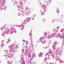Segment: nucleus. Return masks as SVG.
Returning <instances> with one entry per match:
<instances>
[{
    "mask_svg": "<svg viewBox=\"0 0 64 64\" xmlns=\"http://www.w3.org/2000/svg\"><path fill=\"white\" fill-rule=\"evenodd\" d=\"M13 46V45L12 44L11 45L8 46L9 50H6V54H7V57H11V58H12L14 54L11 52L12 51V50L13 52H15L14 50L15 48Z\"/></svg>",
    "mask_w": 64,
    "mask_h": 64,
    "instance_id": "nucleus-1",
    "label": "nucleus"
},
{
    "mask_svg": "<svg viewBox=\"0 0 64 64\" xmlns=\"http://www.w3.org/2000/svg\"><path fill=\"white\" fill-rule=\"evenodd\" d=\"M10 32L11 33H16V30H15V28H14L11 27L10 28V29H8V30H6L4 31L3 32L2 34V35L4 36V35L5 34H9V33Z\"/></svg>",
    "mask_w": 64,
    "mask_h": 64,
    "instance_id": "nucleus-2",
    "label": "nucleus"
},
{
    "mask_svg": "<svg viewBox=\"0 0 64 64\" xmlns=\"http://www.w3.org/2000/svg\"><path fill=\"white\" fill-rule=\"evenodd\" d=\"M31 19V17L27 18L25 21L21 25H17L16 26L19 27V28H21V29L22 30H23V29H24V25L26 24L25 22H26L28 23L29 21H30Z\"/></svg>",
    "mask_w": 64,
    "mask_h": 64,
    "instance_id": "nucleus-3",
    "label": "nucleus"
},
{
    "mask_svg": "<svg viewBox=\"0 0 64 64\" xmlns=\"http://www.w3.org/2000/svg\"><path fill=\"white\" fill-rule=\"evenodd\" d=\"M50 50H49V51L48 52H47L46 54L45 55L46 57H49L52 54H53L52 55V58L54 60L55 58V56L54 54H53L52 52V51L50 49Z\"/></svg>",
    "mask_w": 64,
    "mask_h": 64,
    "instance_id": "nucleus-4",
    "label": "nucleus"
},
{
    "mask_svg": "<svg viewBox=\"0 0 64 64\" xmlns=\"http://www.w3.org/2000/svg\"><path fill=\"white\" fill-rule=\"evenodd\" d=\"M60 32H63L62 34H60V33H58L57 34V36L60 37V38H62L64 37V29H62L61 30H60Z\"/></svg>",
    "mask_w": 64,
    "mask_h": 64,
    "instance_id": "nucleus-5",
    "label": "nucleus"
},
{
    "mask_svg": "<svg viewBox=\"0 0 64 64\" xmlns=\"http://www.w3.org/2000/svg\"><path fill=\"white\" fill-rule=\"evenodd\" d=\"M45 38V37H44H44H42L40 38L39 39L40 42H41L43 44H45L46 43V41L44 40Z\"/></svg>",
    "mask_w": 64,
    "mask_h": 64,
    "instance_id": "nucleus-6",
    "label": "nucleus"
},
{
    "mask_svg": "<svg viewBox=\"0 0 64 64\" xmlns=\"http://www.w3.org/2000/svg\"><path fill=\"white\" fill-rule=\"evenodd\" d=\"M28 54H29L28 55V57L29 58H30V59L32 60V59H33V58H34H34H35V57H36V56L35 55V54L34 53H32V56H31V55L29 53H28Z\"/></svg>",
    "mask_w": 64,
    "mask_h": 64,
    "instance_id": "nucleus-7",
    "label": "nucleus"
},
{
    "mask_svg": "<svg viewBox=\"0 0 64 64\" xmlns=\"http://www.w3.org/2000/svg\"><path fill=\"white\" fill-rule=\"evenodd\" d=\"M18 10L19 14L18 15V16H20V15H22V16H24L25 15V14H24V12H23L21 11L20 10H19V9Z\"/></svg>",
    "mask_w": 64,
    "mask_h": 64,
    "instance_id": "nucleus-8",
    "label": "nucleus"
},
{
    "mask_svg": "<svg viewBox=\"0 0 64 64\" xmlns=\"http://www.w3.org/2000/svg\"><path fill=\"white\" fill-rule=\"evenodd\" d=\"M56 34H50L48 37V39H50L52 37H53L55 36V35H56Z\"/></svg>",
    "mask_w": 64,
    "mask_h": 64,
    "instance_id": "nucleus-9",
    "label": "nucleus"
},
{
    "mask_svg": "<svg viewBox=\"0 0 64 64\" xmlns=\"http://www.w3.org/2000/svg\"><path fill=\"white\" fill-rule=\"evenodd\" d=\"M20 6H21V9L23 10V2H22V1L21 0H20Z\"/></svg>",
    "mask_w": 64,
    "mask_h": 64,
    "instance_id": "nucleus-10",
    "label": "nucleus"
},
{
    "mask_svg": "<svg viewBox=\"0 0 64 64\" xmlns=\"http://www.w3.org/2000/svg\"><path fill=\"white\" fill-rule=\"evenodd\" d=\"M1 1L2 2V3L1 4H0V8L1 10H2L3 8V7H2V5H3V3H5V0H1Z\"/></svg>",
    "mask_w": 64,
    "mask_h": 64,
    "instance_id": "nucleus-11",
    "label": "nucleus"
},
{
    "mask_svg": "<svg viewBox=\"0 0 64 64\" xmlns=\"http://www.w3.org/2000/svg\"><path fill=\"white\" fill-rule=\"evenodd\" d=\"M47 59H48V58H46L44 61L43 64H48L49 63V62L48 60H47Z\"/></svg>",
    "mask_w": 64,
    "mask_h": 64,
    "instance_id": "nucleus-12",
    "label": "nucleus"
},
{
    "mask_svg": "<svg viewBox=\"0 0 64 64\" xmlns=\"http://www.w3.org/2000/svg\"><path fill=\"white\" fill-rule=\"evenodd\" d=\"M54 45L52 46V48L53 49V50H55L56 49V44H57L56 42H54Z\"/></svg>",
    "mask_w": 64,
    "mask_h": 64,
    "instance_id": "nucleus-13",
    "label": "nucleus"
},
{
    "mask_svg": "<svg viewBox=\"0 0 64 64\" xmlns=\"http://www.w3.org/2000/svg\"><path fill=\"white\" fill-rule=\"evenodd\" d=\"M25 9L26 10H27V11L25 13L26 15H28L29 14V13L30 12V11H28V8H25Z\"/></svg>",
    "mask_w": 64,
    "mask_h": 64,
    "instance_id": "nucleus-14",
    "label": "nucleus"
},
{
    "mask_svg": "<svg viewBox=\"0 0 64 64\" xmlns=\"http://www.w3.org/2000/svg\"><path fill=\"white\" fill-rule=\"evenodd\" d=\"M21 60L20 61V62L21 63L20 64H25V62L24 60H23V59L21 58Z\"/></svg>",
    "mask_w": 64,
    "mask_h": 64,
    "instance_id": "nucleus-15",
    "label": "nucleus"
},
{
    "mask_svg": "<svg viewBox=\"0 0 64 64\" xmlns=\"http://www.w3.org/2000/svg\"><path fill=\"white\" fill-rule=\"evenodd\" d=\"M42 7L43 8L44 10V11H46V10H47V8L46 7V6H44V5H43L42 6Z\"/></svg>",
    "mask_w": 64,
    "mask_h": 64,
    "instance_id": "nucleus-16",
    "label": "nucleus"
},
{
    "mask_svg": "<svg viewBox=\"0 0 64 64\" xmlns=\"http://www.w3.org/2000/svg\"><path fill=\"white\" fill-rule=\"evenodd\" d=\"M56 60V61H60V62L61 63H63V62L61 61V59H59V58H58Z\"/></svg>",
    "mask_w": 64,
    "mask_h": 64,
    "instance_id": "nucleus-17",
    "label": "nucleus"
},
{
    "mask_svg": "<svg viewBox=\"0 0 64 64\" xmlns=\"http://www.w3.org/2000/svg\"><path fill=\"white\" fill-rule=\"evenodd\" d=\"M14 44L16 49H17V48H18V47L17 46H18V44L16 45V44H15V43Z\"/></svg>",
    "mask_w": 64,
    "mask_h": 64,
    "instance_id": "nucleus-18",
    "label": "nucleus"
},
{
    "mask_svg": "<svg viewBox=\"0 0 64 64\" xmlns=\"http://www.w3.org/2000/svg\"><path fill=\"white\" fill-rule=\"evenodd\" d=\"M47 33L46 32H44V37H45V38H46L47 37H46V36H47Z\"/></svg>",
    "mask_w": 64,
    "mask_h": 64,
    "instance_id": "nucleus-19",
    "label": "nucleus"
},
{
    "mask_svg": "<svg viewBox=\"0 0 64 64\" xmlns=\"http://www.w3.org/2000/svg\"><path fill=\"white\" fill-rule=\"evenodd\" d=\"M43 54V53H42V52H40L39 53V54L38 56L40 57H42V56Z\"/></svg>",
    "mask_w": 64,
    "mask_h": 64,
    "instance_id": "nucleus-20",
    "label": "nucleus"
},
{
    "mask_svg": "<svg viewBox=\"0 0 64 64\" xmlns=\"http://www.w3.org/2000/svg\"><path fill=\"white\" fill-rule=\"evenodd\" d=\"M62 38L63 39V41L62 42V46H64V37H63Z\"/></svg>",
    "mask_w": 64,
    "mask_h": 64,
    "instance_id": "nucleus-21",
    "label": "nucleus"
},
{
    "mask_svg": "<svg viewBox=\"0 0 64 64\" xmlns=\"http://www.w3.org/2000/svg\"><path fill=\"white\" fill-rule=\"evenodd\" d=\"M40 12L42 15H43L44 14V11H40Z\"/></svg>",
    "mask_w": 64,
    "mask_h": 64,
    "instance_id": "nucleus-22",
    "label": "nucleus"
},
{
    "mask_svg": "<svg viewBox=\"0 0 64 64\" xmlns=\"http://www.w3.org/2000/svg\"><path fill=\"white\" fill-rule=\"evenodd\" d=\"M12 2H13L14 3V4H17V3H18V2H17L16 1H15V2L14 1H13Z\"/></svg>",
    "mask_w": 64,
    "mask_h": 64,
    "instance_id": "nucleus-23",
    "label": "nucleus"
},
{
    "mask_svg": "<svg viewBox=\"0 0 64 64\" xmlns=\"http://www.w3.org/2000/svg\"><path fill=\"white\" fill-rule=\"evenodd\" d=\"M3 28H4V29H6V25H4L3 26Z\"/></svg>",
    "mask_w": 64,
    "mask_h": 64,
    "instance_id": "nucleus-24",
    "label": "nucleus"
},
{
    "mask_svg": "<svg viewBox=\"0 0 64 64\" xmlns=\"http://www.w3.org/2000/svg\"><path fill=\"white\" fill-rule=\"evenodd\" d=\"M10 39H8L7 40V43H9V42H10Z\"/></svg>",
    "mask_w": 64,
    "mask_h": 64,
    "instance_id": "nucleus-25",
    "label": "nucleus"
},
{
    "mask_svg": "<svg viewBox=\"0 0 64 64\" xmlns=\"http://www.w3.org/2000/svg\"><path fill=\"white\" fill-rule=\"evenodd\" d=\"M26 45H28V41L27 40H26Z\"/></svg>",
    "mask_w": 64,
    "mask_h": 64,
    "instance_id": "nucleus-26",
    "label": "nucleus"
},
{
    "mask_svg": "<svg viewBox=\"0 0 64 64\" xmlns=\"http://www.w3.org/2000/svg\"><path fill=\"white\" fill-rule=\"evenodd\" d=\"M4 46V44H1V47H2Z\"/></svg>",
    "mask_w": 64,
    "mask_h": 64,
    "instance_id": "nucleus-27",
    "label": "nucleus"
},
{
    "mask_svg": "<svg viewBox=\"0 0 64 64\" xmlns=\"http://www.w3.org/2000/svg\"><path fill=\"white\" fill-rule=\"evenodd\" d=\"M58 50L57 49L56 51V54H57V53H58Z\"/></svg>",
    "mask_w": 64,
    "mask_h": 64,
    "instance_id": "nucleus-28",
    "label": "nucleus"
},
{
    "mask_svg": "<svg viewBox=\"0 0 64 64\" xmlns=\"http://www.w3.org/2000/svg\"><path fill=\"white\" fill-rule=\"evenodd\" d=\"M58 8H57V9H56V10H57V13H59V10H58Z\"/></svg>",
    "mask_w": 64,
    "mask_h": 64,
    "instance_id": "nucleus-29",
    "label": "nucleus"
},
{
    "mask_svg": "<svg viewBox=\"0 0 64 64\" xmlns=\"http://www.w3.org/2000/svg\"><path fill=\"white\" fill-rule=\"evenodd\" d=\"M4 30H5V29H4V28L3 27L1 28V30H2H2L3 31Z\"/></svg>",
    "mask_w": 64,
    "mask_h": 64,
    "instance_id": "nucleus-30",
    "label": "nucleus"
},
{
    "mask_svg": "<svg viewBox=\"0 0 64 64\" xmlns=\"http://www.w3.org/2000/svg\"><path fill=\"white\" fill-rule=\"evenodd\" d=\"M4 42V40H3L2 41L1 44H3V43Z\"/></svg>",
    "mask_w": 64,
    "mask_h": 64,
    "instance_id": "nucleus-31",
    "label": "nucleus"
},
{
    "mask_svg": "<svg viewBox=\"0 0 64 64\" xmlns=\"http://www.w3.org/2000/svg\"><path fill=\"white\" fill-rule=\"evenodd\" d=\"M59 55H61V52H59Z\"/></svg>",
    "mask_w": 64,
    "mask_h": 64,
    "instance_id": "nucleus-32",
    "label": "nucleus"
},
{
    "mask_svg": "<svg viewBox=\"0 0 64 64\" xmlns=\"http://www.w3.org/2000/svg\"><path fill=\"white\" fill-rule=\"evenodd\" d=\"M51 44V42H49L48 44V45H50Z\"/></svg>",
    "mask_w": 64,
    "mask_h": 64,
    "instance_id": "nucleus-33",
    "label": "nucleus"
},
{
    "mask_svg": "<svg viewBox=\"0 0 64 64\" xmlns=\"http://www.w3.org/2000/svg\"><path fill=\"white\" fill-rule=\"evenodd\" d=\"M32 47L33 48V47L34 46L33 45V44H32Z\"/></svg>",
    "mask_w": 64,
    "mask_h": 64,
    "instance_id": "nucleus-34",
    "label": "nucleus"
},
{
    "mask_svg": "<svg viewBox=\"0 0 64 64\" xmlns=\"http://www.w3.org/2000/svg\"><path fill=\"white\" fill-rule=\"evenodd\" d=\"M29 35L30 36H32V34H31V33L30 32Z\"/></svg>",
    "mask_w": 64,
    "mask_h": 64,
    "instance_id": "nucleus-35",
    "label": "nucleus"
},
{
    "mask_svg": "<svg viewBox=\"0 0 64 64\" xmlns=\"http://www.w3.org/2000/svg\"><path fill=\"white\" fill-rule=\"evenodd\" d=\"M8 64H10V62L9 61L8 62Z\"/></svg>",
    "mask_w": 64,
    "mask_h": 64,
    "instance_id": "nucleus-36",
    "label": "nucleus"
},
{
    "mask_svg": "<svg viewBox=\"0 0 64 64\" xmlns=\"http://www.w3.org/2000/svg\"><path fill=\"white\" fill-rule=\"evenodd\" d=\"M32 20H34V18L33 17H32Z\"/></svg>",
    "mask_w": 64,
    "mask_h": 64,
    "instance_id": "nucleus-37",
    "label": "nucleus"
},
{
    "mask_svg": "<svg viewBox=\"0 0 64 64\" xmlns=\"http://www.w3.org/2000/svg\"><path fill=\"white\" fill-rule=\"evenodd\" d=\"M22 41L23 42H25V40H22Z\"/></svg>",
    "mask_w": 64,
    "mask_h": 64,
    "instance_id": "nucleus-38",
    "label": "nucleus"
},
{
    "mask_svg": "<svg viewBox=\"0 0 64 64\" xmlns=\"http://www.w3.org/2000/svg\"><path fill=\"white\" fill-rule=\"evenodd\" d=\"M31 43H32V44L33 43V41L32 40H31Z\"/></svg>",
    "mask_w": 64,
    "mask_h": 64,
    "instance_id": "nucleus-39",
    "label": "nucleus"
},
{
    "mask_svg": "<svg viewBox=\"0 0 64 64\" xmlns=\"http://www.w3.org/2000/svg\"><path fill=\"white\" fill-rule=\"evenodd\" d=\"M26 52H27V49H26Z\"/></svg>",
    "mask_w": 64,
    "mask_h": 64,
    "instance_id": "nucleus-40",
    "label": "nucleus"
},
{
    "mask_svg": "<svg viewBox=\"0 0 64 64\" xmlns=\"http://www.w3.org/2000/svg\"><path fill=\"white\" fill-rule=\"evenodd\" d=\"M32 16L33 17H35V16L34 15H33Z\"/></svg>",
    "mask_w": 64,
    "mask_h": 64,
    "instance_id": "nucleus-41",
    "label": "nucleus"
},
{
    "mask_svg": "<svg viewBox=\"0 0 64 64\" xmlns=\"http://www.w3.org/2000/svg\"><path fill=\"white\" fill-rule=\"evenodd\" d=\"M42 21H44V22H45V19H43L42 20Z\"/></svg>",
    "mask_w": 64,
    "mask_h": 64,
    "instance_id": "nucleus-42",
    "label": "nucleus"
},
{
    "mask_svg": "<svg viewBox=\"0 0 64 64\" xmlns=\"http://www.w3.org/2000/svg\"><path fill=\"white\" fill-rule=\"evenodd\" d=\"M22 51L23 52H24V50H23V49H22Z\"/></svg>",
    "mask_w": 64,
    "mask_h": 64,
    "instance_id": "nucleus-43",
    "label": "nucleus"
},
{
    "mask_svg": "<svg viewBox=\"0 0 64 64\" xmlns=\"http://www.w3.org/2000/svg\"><path fill=\"white\" fill-rule=\"evenodd\" d=\"M51 0H49V2H51Z\"/></svg>",
    "mask_w": 64,
    "mask_h": 64,
    "instance_id": "nucleus-44",
    "label": "nucleus"
},
{
    "mask_svg": "<svg viewBox=\"0 0 64 64\" xmlns=\"http://www.w3.org/2000/svg\"><path fill=\"white\" fill-rule=\"evenodd\" d=\"M17 7H18V8H20V6H17Z\"/></svg>",
    "mask_w": 64,
    "mask_h": 64,
    "instance_id": "nucleus-45",
    "label": "nucleus"
},
{
    "mask_svg": "<svg viewBox=\"0 0 64 64\" xmlns=\"http://www.w3.org/2000/svg\"><path fill=\"white\" fill-rule=\"evenodd\" d=\"M55 31L56 32H57V31H58V30H55Z\"/></svg>",
    "mask_w": 64,
    "mask_h": 64,
    "instance_id": "nucleus-46",
    "label": "nucleus"
},
{
    "mask_svg": "<svg viewBox=\"0 0 64 64\" xmlns=\"http://www.w3.org/2000/svg\"><path fill=\"white\" fill-rule=\"evenodd\" d=\"M15 52H17V50H15Z\"/></svg>",
    "mask_w": 64,
    "mask_h": 64,
    "instance_id": "nucleus-47",
    "label": "nucleus"
},
{
    "mask_svg": "<svg viewBox=\"0 0 64 64\" xmlns=\"http://www.w3.org/2000/svg\"><path fill=\"white\" fill-rule=\"evenodd\" d=\"M56 28L57 29H58V28H59L58 27Z\"/></svg>",
    "mask_w": 64,
    "mask_h": 64,
    "instance_id": "nucleus-48",
    "label": "nucleus"
},
{
    "mask_svg": "<svg viewBox=\"0 0 64 64\" xmlns=\"http://www.w3.org/2000/svg\"><path fill=\"white\" fill-rule=\"evenodd\" d=\"M49 46H46V47H47V48H49Z\"/></svg>",
    "mask_w": 64,
    "mask_h": 64,
    "instance_id": "nucleus-49",
    "label": "nucleus"
},
{
    "mask_svg": "<svg viewBox=\"0 0 64 64\" xmlns=\"http://www.w3.org/2000/svg\"><path fill=\"white\" fill-rule=\"evenodd\" d=\"M48 59H50V58H48Z\"/></svg>",
    "mask_w": 64,
    "mask_h": 64,
    "instance_id": "nucleus-50",
    "label": "nucleus"
},
{
    "mask_svg": "<svg viewBox=\"0 0 64 64\" xmlns=\"http://www.w3.org/2000/svg\"><path fill=\"white\" fill-rule=\"evenodd\" d=\"M26 48H27V46H26Z\"/></svg>",
    "mask_w": 64,
    "mask_h": 64,
    "instance_id": "nucleus-51",
    "label": "nucleus"
},
{
    "mask_svg": "<svg viewBox=\"0 0 64 64\" xmlns=\"http://www.w3.org/2000/svg\"><path fill=\"white\" fill-rule=\"evenodd\" d=\"M47 4H48V2L47 3Z\"/></svg>",
    "mask_w": 64,
    "mask_h": 64,
    "instance_id": "nucleus-52",
    "label": "nucleus"
},
{
    "mask_svg": "<svg viewBox=\"0 0 64 64\" xmlns=\"http://www.w3.org/2000/svg\"><path fill=\"white\" fill-rule=\"evenodd\" d=\"M52 64H54V63L52 62Z\"/></svg>",
    "mask_w": 64,
    "mask_h": 64,
    "instance_id": "nucleus-53",
    "label": "nucleus"
},
{
    "mask_svg": "<svg viewBox=\"0 0 64 64\" xmlns=\"http://www.w3.org/2000/svg\"><path fill=\"white\" fill-rule=\"evenodd\" d=\"M57 56V54H55Z\"/></svg>",
    "mask_w": 64,
    "mask_h": 64,
    "instance_id": "nucleus-54",
    "label": "nucleus"
},
{
    "mask_svg": "<svg viewBox=\"0 0 64 64\" xmlns=\"http://www.w3.org/2000/svg\"><path fill=\"white\" fill-rule=\"evenodd\" d=\"M30 38H31V39H32V36H30Z\"/></svg>",
    "mask_w": 64,
    "mask_h": 64,
    "instance_id": "nucleus-55",
    "label": "nucleus"
},
{
    "mask_svg": "<svg viewBox=\"0 0 64 64\" xmlns=\"http://www.w3.org/2000/svg\"><path fill=\"white\" fill-rule=\"evenodd\" d=\"M58 50H60V49L59 48H58Z\"/></svg>",
    "mask_w": 64,
    "mask_h": 64,
    "instance_id": "nucleus-56",
    "label": "nucleus"
},
{
    "mask_svg": "<svg viewBox=\"0 0 64 64\" xmlns=\"http://www.w3.org/2000/svg\"><path fill=\"white\" fill-rule=\"evenodd\" d=\"M30 32H30V33H31V32H32V31H31Z\"/></svg>",
    "mask_w": 64,
    "mask_h": 64,
    "instance_id": "nucleus-57",
    "label": "nucleus"
},
{
    "mask_svg": "<svg viewBox=\"0 0 64 64\" xmlns=\"http://www.w3.org/2000/svg\"><path fill=\"white\" fill-rule=\"evenodd\" d=\"M51 64V62H50V64Z\"/></svg>",
    "mask_w": 64,
    "mask_h": 64,
    "instance_id": "nucleus-58",
    "label": "nucleus"
},
{
    "mask_svg": "<svg viewBox=\"0 0 64 64\" xmlns=\"http://www.w3.org/2000/svg\"><path fill=\"white\" fill-rule=\"evenodd\" d=\"M24 45V43H23V46Z\"/></svg>",
    "mask_w": 64,
    "mask_h": 64,
    "instance_id": "nucleus-59",
    "label": "nucleus"
},
{
    "mask_svg": "<svg viewBox=\"0 0 64 64\" xmlns=\"http://www.w3.org/2000/svg\"><path fill=\"white\" fill-rule=\"evenodd\" d=\"M53 20H52V23H53Z\"/></svg>",
    "mask_w": 64,
    "mask_h": 64,
    "instance_id": "nucleus-60",
    "label": "nucleus"
},
{
    "mask_svg": "<svg viewBox=\"0 0 64 64\" xmlns=\"http://www.w3.org/2000/svg\"><path fill=\"white\" fill-rule=\"evenodd\" d=\"M46 48H45V49H46Z\"/></svg>",
    "mask_w": 64,
    "mask_h": 64,
    "instance_id": "nucleus-61",
    "label": "nucleus"
},
{
    "mask_svg": "<svg viewBox=\"0 0 64 64\" xmlns=\"http://www.w3.org/2000/svg\"><path fill=\"white\" fill-rule=\"evenodd\" d=\"M5 10V8H4Z\"/></svg>",
    "mask_w": 64,
    "mask_h": 64,
    "instance_id": "nucleus-62",
    "label": "nucleus"
},
{
    "mask_svg": "<svg viewBox=\"0 0 64 64\" xmlns=\"http://www.w3.org/2000/svg\"><path fill=\"white\" fill-rule=\"evenodd\" d=\"M6 59H7L6 58Z\"/></svg>",
    "mask_w": 64,
    "mask_h": 64,
    "instance_id": "nucleus-63",
    "label": "nucleus"
}]
</instances>
